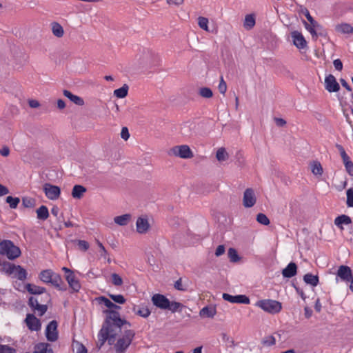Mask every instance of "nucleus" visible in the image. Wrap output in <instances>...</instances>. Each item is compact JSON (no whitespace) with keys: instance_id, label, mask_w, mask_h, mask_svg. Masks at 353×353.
I'll list each match as a JSON object with an SVG mask.
<instances>
[{"instance_id":"1","label":"nucleus","mask_w":353,"mask_h":353,"mask_svg":"<svg viewBox=\"0 0 353 353\" xmlns=\"http://www.w3.org/2000/svg\"><path fill=\"white\" fill-rule=\"evenodd\" d=\"M103 312L106 314L105 319L103 323L102 327L101 328L98 338L100 341V347L103 345L105 341L108 339V328L110 327V321L114 320V325L115 327L121 328V327L124 325H128L131 326V324L129 321L125 320V319H121L120 316V314L118 311L114 310H104Z\"/></svg>"},{"instance_id":"2","label":"nucleus","mask_w":353,"mask_h":353,"mask_svg":"<svg viewBox=\"0 0 353 353\" xmlns=\"http://www.w3.org/2000/svg\"><path fill=\"white\" fill-rule=\"evenodd\" d=\"M52 298L50 293H46L43 296H30L28 299V305L34 312H38V315L42 316L47 312L48 304L51 303Z\"/></svg>"},{"instance_id":"3","label":"nucleus","mask_w":353,"mask_h":353,"mask_svg":"<svg viewBox=\"0 0 353 353\" xmlns=\"http://www.w3.org/2000/svg\"><path fill=\"white\" fill-rule=\"evenodd\" d=\"M0 254L13 261L21 256V251L11 240H3L0 244Z\"/></svg>"},{"instance_id":"4","label":"nucleus","mask_w":353,"mask_h":353,"mask_svg":"<svg viewBox=\"0 0 353 353\" xmlns=\"http://www.w3.org/2000/svg\"><path fill=\"white\" fill-rule=\"evenodd\" d=\"M255 305L261 308L263 311L272 314L280 312L282 309L281 303L272 299L259 300L256 301Z\"/></svg>"},{"instance_id":"5","label":"nucleus","mask_w":353,"mask_h":353,"mask_svg":"<svg viewBox=\"0 0 353 353\" xmlns=\"http://www.w3.org/2000/svg\"><path fill=\"white\" fill-rule=\"evenodd\" d=\"M181 159H190L194 157L193 153L187 145H176L170 149V153Z\"/></svg>"},{"instance_id":"6","label":"nucleus","mask_w":353,"mask_h":353,"mask_svg":"<svg viewBox=\"0 0 353 353\" xmlns=\"http://www.w3.org/2000/svg\"><path fill=\"white\" fill-rule=\"evenodd\" d=\"M58 323L56 320H52L47 325L45 335L47 340L50 342H54L59 339V332L57 330Z\"/></svg>"},{"instance_id":"7","label":"nucleus","mask_w":353,"mask_h":353,"mask_svg":"<svg viewBox=\"0 0 353 353\" xmlns=\"http://www.w3.org/2000/svg\"><path fill=\"white\" fill-rule=\"evenodd\" d=\"M43 190L46 197L50 200H56L60 196L61 188L57 185L46 183L43 185Z\"/></svg>"},{"instance_id":"8","label":"nucleus","mask_w":353,"mask_h":353,"mask_svg":"<svg viewBox=\"0 0 353 353\" xmlns=\"http://www.w3.org/2000/svg\"><path fill=\"white\" fill-rule=\"evenodd\" d=\"M336 276L343 281L351 283L353 280L352 270L349 266L341 265L338 268Z\"/></svg>"},{"instance_id":"9","label":"nucleus","mask_w":353,"mask_h":353,"mask_svg":"<svg viewBox=\"0 0 353 353\" xmlns=\"http://www.w3.org/2000/svg\"><path fill=\"white\" fill-rule=\"evenodd\" d=\"M152 302L154 306L161 310H167L170 305V300L163 294H155L152 296Z\"/></svg>"},{"instance_id":"10","label":"nucleus","mask_w":353,"mask_h":353,"mask_svg":"<svg viewBox=\"0 0 353 353\" xmlns=\"http://www.w3.org/2000/svg\"><path fill=\"white\" fill-rule=\"evenodd\" d=\"M222 297L225 301L232 303L250 304V303L249 297L244 294L233 296L228 293H223Z\"/></svg>"},{"instance_id":"11","label":"nucleus","mask_w":353,"mask_h":353,"mask_svg":"<svg viewBox=\"0 0 353 353\" xmlns=\"http://www.w3.org/2000/svg\"><path fill=\"white\" fill-rule=\"evenodd\" d=\"M24 321L31 331H39L41 327V321L33 314H27Z\"/></svg>"},{"instance_id":"12","label":"nucleus","mask_w":353,"mask_h":353,"mask_svg":"<svg viewBox=\"0 0 353 353\" xmlns=\"http://www.w3.org/2000/svg\"><path fill=\"white\" fill-rule=\"evenodd\" d=\"M256 201V198L252 188H247L243 193V205L245 208L253 207Z\"/></svg>"},{"instance_id":"13","label":"nucleus","mask_w":353,"mask_h":353,"mask_svg":"<svg viewBox=\"0 0 353 353\" xmlns=\"http://www.w3.org/2000/svg\"><path fill=\"white\" fill-rule=\"evenodd\" d=\"M325 88L329 92H336L340 90V85L332 74H329L325 77Z\"/></svg>"},{"instance_id":"14","label":"nucleus","mask_w":353,"mask_h":353,"mask_svg":"<svg viewBox=\"0 0 353 353\" xmlns=\"http://www.w3.org/2000/svg\"><path fill=\"white\" fill-rule=\"evenodd\" d=\"M294 45L299 49H304L307 47V41L303 35L299 31L294 30L291 32Z\"/></svg>"},{"instance_id":"15","label":"nucleus","mask_w":353,"mask_h":353,"mask_svg":"<svg viewBox=\"0 0 353 353\" xmlns=\"http://www.w3.org/2000/svg\"><path fill=\"white\" fill-rule=\"evenodd\" d=\"M65 279L69 285V287L72 289V292H78L81 289V284L79 281L76 278L74 273L71 274H66L65 276Z\"/></svg>"},{"instance_id":"16","label":"nucleus","mask_w":353,"mask_h":353,"mask_svg":"<svg viewBox=\"0 0 353 353\" xmlns=\"http://www.w3.org/2000/svg\"><path fill=\"white\" fill-rule=\"evenodd\" d=\"M50 284L55 287L57 289L61 291H65L67 290V285L61 279L60 274L53 272V276Z\"/></svg>"},{"instance_id":"17","label":"nucleus","mask_w":353,"mask_h":353,"mask_svg":"<svg viewBox=\"0 0 353 353\" xmlns=\"http://www.w3.org/2000/svg\"><path fill=\"white\" fill-rule=\"evenodd\" d=\"M137 232L139 234H145L150 228L147 218L139 217L136 223Z\"/></svg>"},{"instance_id":"18","label":"nucleus","mask_w":353,"mask_h":353,"mask_svg":"<svg viewBox=\"0 0 353 353\" xmlns=\"http://www.w3.org/2000/svg\"><path fill=\"white\" fill-rule=\"evenodd\" d=\"M297 274V265L294 262H290L283 270L282 275L284 278H292Z\"/></svg>"},{"instance_id":"19","label":"nucleus","mask_w":353,"mask_h":353,"mask_svg":"<svg viewBox=\"0 0 353 353\" xmlns=\"http://www.w3.org/2000/svg\"><path fill=\"white\" fill-rule=\"evenodd\" d=\"M26 290L32 295H41L46 293V289L44 287H41L32 283H27L25 285Z\"/></svg>"},{"instance_id":"20","label":"nucleus","mask_w":353,"mask_h":353,"mask_svg":"<svg viewBox=\"0 0 353 353\" xmlns=\"http://www.w3.org/2000/svg\"><path fill=\"white\" fill-rule=\"evenodd\" d=\"M97 300L99 303L103 304L105 307H108L106 310H120L121 307L113 302H112L109 299L105 296H99L97 298Z\"/></svg>"},{"instance_id":"21","label":"nucleus","mask_w":353,"mask_h":353,"mask_svg":"<svg viewBox=\"0 0 353 353\" xmlns=\"http://www.w3.org/2000/svg\"><path fill=\"white\" fill-rule=\"evenodd\" d=\"M301 12L305 16L311 27L316 28V30H323V26L321 24H319L316 20H314V19L310 14V12L307 10V8H303L301 10Z\"/></svg>"},{"instance_id":"22","label":"nucleus","mask_w":353,"mask_h":353,"mask_svg":"<svg viewBox=\"0 0 353 353\" xmlns=\"http://www.w3.org/2000/svg\"><path fill=\"white\" fill-rule=\"evenodd\" d=\"M33 353H54L51 345L48 343H39L34 346Z\"/></svg>"},{"instance_id":"23","label":"nucleus","mask_w":353,"mask_h":353,"mask_svg":"<svg viewBox=\"0 0 353 353\" xmlns=\"http://www.w3.org/2000/svg\"><path fill=\"white\" fill-rule=\"evenodd\" d=\"M303 23L305 29L310 32L313 39H316L319 36L325 35V32L323 29V30H318L316 28L311 27L305 20H303Z\"/></svg>"},{"instance_id":"24","label":"nucleus","mask_w":353,"mask_h":353,"mask_svg":"<svg viewBox=\"0 0 353 353\" xmlns=\"http://www.w3.org/2000/svg\"><path fill=\"white\" fill-rule=\"evenodd\" d=\"M303 23L305 29L310 32L313 39H316L319 36L325 35V32L323 29V30H318L316 28L311 27L305 20H303Z\"/></svg>"},{"instance_id":"25","label":"nucleus","mask_w":353,"mask_h":353,"mask_svg":"<svg viewBox=\"0 0 353 353\" xmlns=\"http://www.w3.org/2000/svg\"><path fill=\"white\" fill-rule=\"evenodd\" d=\"M352 223L351 218L346 214H341L338 216L334 219V224L341 230L343 229V225H349Z\"/></svg>"},{"instance_id":"26","label":"nucleus","mask_w":353,"mask_h":353,"mask_svg":"<svg viewBox=\"0 0 353 353\" xmlns=\"http://www.w3.org/2000/svg\"><path fill=\"white\" fill-rule=\"evenodd\" d=\"M130 344L131 343H128V341L122 338L119 339L117 343L114 345L116 353H125Z\"/></svg>"},{"instance_id":"27","label":"nucleus","mask_w":353,"mask_h":353,"mask_svg":"<svg viewBox=\"0 0 353 353\" xmlns=\"http://www.w3.org/2000/svg\"><path fill=\"white\" fill-rule=\"evenodd\" d=\"M63 93L65 97L69 99L72 102H73L76 105L81 106L84 104V101L81 97H80L77 95L73 94L69 90H64Z\"/></svg>"},{"instance_id":"28","label":"nucleus","mask_w":353,"mask_h":353,"mask_svg":"<svg viewBox=\"0 0 353 353\" xmlns=\"http://www.w3.org/2000/svg\"><path fill=\"white\" fill-rule=\"evenodd\" d=\"M303 281L306 284L310 285L312 287H315L318 285L319 283V278L318 275H314L312 273H307L303 276Z\"/></svg>"},{"instance_id":"29","label":"nucleus","mask_w":353,"mask_h":353,"mask_svg":"<svg viewBox=\"0 0 353 353\" xmlns=\"http://www.w3.org/2000/svg\"><path fill=\"white\" fill-rule=\"evenodd\" d=\"M335 30L341 34H352L353 27L349 23H343L341 24H337L335 26Z\"/></svg>"},{"instance_id":"30","label":"nucleus","mask_w":353,"mask_h":353,"mask_svg":"<svg viewBox=\"0 0 353 353\" xmlns=\"http://www.w3.org/2000/svg\"><path fill=\"white\" fill-rule=\"evenodd\" d=\"M16 265L6 260L2 261L1 271L10 276L14 274Z\"/></svg>"},{"instance_id":"31","label":"nucleus","mask_w":353,"mask_h":353,"mask_svg":"<svg viewBox=\"0 0 353 353\" xmlns=\"http://www.w3.org/2000/svg\"><path fill=\"white\" fill-rule=\"evenodd\" d=\"M14 274V277L20 281H24L27 279L28 272L26 270L20 265H16Z\"/></svg>"},{"instance_id":"32","label":"nucleus","mask_w":353,"mask_h":353,"mask_svg":"<svg viewBox=\"0 0 353 353\" xmlns=\"http://www.w3.org/2000/svg\"><path fill=\"white\" fill-rule=\"evenodd\" d=\"M86 188L81 185H74L72 190V196L74 199H80L86 192Z\"/></svg>"},{"instance_id":"33","label":"nucleus","mask_w":353,"mask_h":353,"mask_svg":"<svg viewBox=\"0 0 353 353\" xmlns=\"http://www.w3.org/2000/svg\"><path fill=\"white\" fill-rule=\"evenodd\" d=\"M53 272H54L50 269L42 270L39 273V278L42 282L45 283H50L52 277L53 276Z\"/></svg>"},{"instance_id":"34","label":"nucleus","mask_w":353,"mask_h":353,"mask_svg":"<svg viewBox=\"0 0 353 353\" xmlns=\"http://www.w3.org/2000/svg\"><path fill=\"white\" fill-rule=\"evenodd\" d=\"M216 313V310L214 307L205 306L200 310L199 315L203 317L213 318Z\"/></svg>"},{"instance_id":"35","label":"nucleus","mask_w":353,"mask_h":353,"mask_svg":"<svg viewBox=\"0 0 353 353\" xmlns=\"http://www.w3.org/2000/svg\"><path fill=\"white\" fill-rule=\"evenodd\" d=\"M343 163L345 165L347 172L352 176H353V163L350 160L349 156L347 154H343L341 156Z\"/></svg>"},{"instance_id":"36","label":"nucleus","mask_w":353,"mask_h":353,"mask_svg":"<svg viewBox=\"0 0 353 353\" xmlns=\"http://www.w3.org/2000/svg\"><path fill=\"white\" fill-rule=\"evenodd\" d=\"M37 219L45 221L49 217V211L46 205H41L36 211Z\"/></svg>"},{"instance_id":"37","label":"nucleus","mask_w":353,"mask_h":353,"mask_svg":"<svg viewBox=\"0 0 353 353\" xmlns=\"http://www.w3.org/2000/svg\"><path fill=\"white\" fill-rule=\"evenodd\" d=\"M184 308H186V306L183 304L179 302L170 301V305L167 310L171 311L172 313H175L176 312H182Z\"/></svg>"},{"instance_id":"38","label":"nucleus","mask_w":353,"mask_h":353,"mask_svg":"<svg viewBox=\"0 0 353 353\" xmlns=\"http://www.w3.org/2000/svg\"><path fill=\"white\" fill-rule=\"evenodd\" d=\"M256 23L255 17L252 14H247L245 17L243 26L246 30H251Z\"/></svg>"},{"instance_id":"39","label":"nucleus","mask_w":353,"mask_h":353,"mask_svg":"<svg viewBox=\"0 0 353 353\" xmlns=\"http://www.w3.org/2000/svg\"><path fill=\"white\" fill-rule=\"evenodd\" d=\"M129 87L127 84H123L120 88L116 89L114 91V95L119 99L125 98L128 94Z\"/></svg>"},{"instance_id":"40","label":"nucleus","mask_w":353,"mask_h":353,"mask_svg":"<svg viewBox=\"0 0 353 353\" xmlns=\"http://www.w3.org/2000/svg\"><path fill=\"white\" fill-rule=\"evenodd\" d=\"M130 218L131 215L130 214H125L121 216H115L114 220L117 224L124 226L128 225Z\"/></svg>"},{"instance_id":"41","label":"nucleus","mask_w":353,"mask_h":353,"mask_svg":"<svg viewBox=\"0 0 353 353\" xmlns=\"http://www.w3.org/2000/svg\"><path fill=\"white\" fill-rule=\"evenodd\" d=\"M52 31L53 34L58 38L62 37L64 34L63 27L57 22L52 23Z\"/></svg>"},{"instance_id":"42","label":"nucleus","mask_w":353,"mask_h":353,"mask_svg":"<svg viewBox=\"0 0 353 353\" xmlns=\"http://www.w3.org/2000/svg\"><path fill=\"white\" fill-rule=\"evenodd\" d=\"M113 323H114V320H110V327H108L109 338L107 341H108L109 345H112L114 343L115 339H116V335H117L115 333H114V330L112 328V327L114 326Z\"/></svg>"},{"instance_id":"43","label":"nucleus","mask_w":353,"mask_h":353,"mask_svg":"<svg viewBox=\"0 0 353 353\" xmlns=\"http://www.w3.org/2000/svg\"><path fill=\"white\" fill-rule=\"evenodd\" d=\"M216 158L219 161H224L229 158V155L224 148H220L216 151Z\"/></svg>"},{"instance_id":"44","label":"nucleus","mask_w":353,"mask_h":353,"mask_svg":"<svg viewBox=\"0 0 353 353\" xmlns=\"http://www.w3.org/2000/svg\"><path fill=\"white\" fill-rule=\"evenodd\" d=\"M6 203H8L12 209H15L17 208L20 199L19 197H13L12 196H8L6 199Z\"/></svg>"},{"instance_id":"45","label":"nucleus","mask_w":353,"mask_h":353,"mask_svg":"<svg viewBox=\"0 0 353 353\" xmlns=\"http://www.w3.org/2000/svg\"><path fill=\"white\" fill-rule=\"evenodd\" d=\"M228 257L230 259V261L233 263L238 262L241 258L239 257L237 251L232 248H229L228 250Z\"/></svg>"},{"instance_id":"46","label":"nucleus","mask_w":353,"mask_h":353,"mask_svg":"<svg viewBox=\"0 0 353 353\" xmlns=\"http://www.w3.org/2000/svg\"><path fill=\"white\" fill-rule=\"evenodd\" d=\"M323 168L319 161H313L312 164V172L314 175H321L323 174Z\"/></svg>"},{"instance_id":"47","label":"nucleus","mask_w":353,"mask_h":353,"mask_svg":"<svg viewBox=\"0 0 353 353\" xmlns=\"http://www.w3.org/2000/svg\"><path fill=\"white\" fill-rule=\"evenodd\" d=\"M256 221L263 225H268L270 223V221L268 217L263 213H259L256 215Z\"/></svg>"},{"instance_id":"48","label":"nucleus","mask_w":353,"mask_h":353,"mask_svg":"<svg viewBox=\"0 0 353 353\" xmlns=\"http://www.w3.org/2000/svg\"><path fill=\"white\" fill-rule=\"evenodd\" d=\"M199 94L203 98L209 99L212 97L213 92L210 88L203 87L199 89Z\"/></svg>"},{"instance_id":"49","label":"nucleus","mask_w":353,"mask_h":353,"mask_svg":"<svg viewBox=\"0 0 353 353\" xmlns=\"http://www.w3.org/2000/svg\"><path fill=\"white\" fill-rule=\"evenodd\" d=\"M36 200L30 197H23L22 205L25 208H32L35 205Z\"/></svg>"},{"instance_id":"50","label":"nucleus","mask_w":353,"mask_h":353,"mask_svg":"<svg viewBox=\"0 0 353 353\" xmlns=\"http://www.w3.org/2000/svg\"><path fill=\"white\" fill-rule=\"evenodd\" d=\"M109 297L116 303L124 304L126 299L122 294H108Z\"/></svg>"},{"instance_id":"51","label":"nucleus","mask_w":353,"mask_h":353,"mask_svg":"<svg viewBox=\"0 0 353 353\" xmlns=\"http://www.w3.org/2000/svg\"><path fill=\"white\" fill-rule=\"evenodd\" d=\"M72 345L76 347L77 353H87L88 352V350L85 347V346L83 343H81L74 339H73V341H72Z\"/></svg>"},{"instance_id":"52","label":"nucleus","mask_w":353,"mask_h":353,"mask_svg":"<svg viewBox=\"0 0 353 353\" xmlns=\"http://www.w3.org/2000/svg\"><path fill=\"white\" fill-rule=\"evenodd\" d=\"M133 310L136 314L141 317L147 318L151 313L150 310L148 307L139 308L137 311H135V305L134 306Z\"/></svg>"},{"instance_id":"53","label":"nucleus","mask_w":353,"mask_h":353,"mask_svg":"<svg viewBox=\"0 0 353 353\" xmlns=\"http://www.w3.org/2000/svg\"><path fill=\"white\" fill-rule=\"evenodd\" d=\"M134 335L135 333L132 330H127L124 331L122 339L128 341V343H131L134 337Z\"/></svg>"},{"instance_id":"54","label":"nucleus","mask_w":353,"mask_h":353,"mask_svg":"<svg viewBox=\"0 0 353 353\" xmlns=\"http://www.w3.org/2000/svg\"><path fill=\"white\" fill-rule=\"evenodd\" d=\"M198 24L201 29L206 31L208 30V19L207 18L203 17H199L198 18Z\"/></svg>"},{"instance_id":"55","label":"nucleus","mask_w":353,"mask_h":353,"mask_svg":"<svg viewBox=\"0 0 353 353\" xmlns=\"http://www.w3.org/2000/svg\"><path fill=\"white\" fill-rule=\"evenodd\" d=\"M74 242L77 243L80 250L85 252L89 249V243L85 240H74Z\"/></svg>"},{"instance_id":"56","label":"nucleus","mask_w":353,"mask_h":353,"mask_svg":"<svg viewBox=\"0 0 353 353\" xmlns=\"http://www.w3.org/2000/svg\"><path fill=\"white\" fill-rule=\"evenodd\" d=\"M112 283L115 286H120L123 284L122 278L117 273L111 274Z\"/></svg>"},{"instance_id":"57","label":"nucleus","mask_w":353,"mask_h":353,"mask_svg":"<svg viewBox=\"0 0 353 353\" xmlns=\"http://www.w3.org/2000/svg\"><path fill=\"white\" fill-rule=\"evenodd\" d=\"M347 205L349 208L353 207V188H350L347 190Z\"/></svg>"},{"instance_id":"58","label":"nucleus","mask_w":353,"mask_h":353,"mask_svg":"<svg viewBox=\"0 0 353 353\" xmlns=\"http://www.w3.org/2000/svg\"><path fill=\"white\" fill-rule=\"evenodd\" d=\"M0 353H17V350L8 345L0 344Z\"/></svg>"},{"instance_id":"59","label":"nucleus","mask_w":353,"mask_h":353,"mask_svg":"<svg viewBox=\"0 0 353 353\" xmlns=\"http://www.w3.org/2000/svg\"><path fill=\"white\" fill-rule=\"evenodd\" d=\"M261 343L264 345L272 346V345H274L275 344L276 340H275V338L273 336L270 335V336H268L264 338L262 340Z\"/></svg>"},{"instance_id":"60","label":"nucleus","mask_w":353,"mask_h":353,"mask_svg":"<svg viewBox=\"0 0 353 353\" xmlns=\"http://www.w3.org/2000/svg\"><path fill=\"white\" fill-rule=\"evenodd\" d=\"M174 287V288L176 290H179V291L184 292V291H186L188 290V285H183L182 283V279L181 278H180L176 281H175Z\"/></svg>"},{"instance_id":"61","label":"nucleus","mask_w":353,"mask_h":353,"mask_svg":"<svg viewBox=\"0 0 353 353\" xmlns=\"http://www.w3.org/2000/svg\"><path fill=\"white\" fill-rule=\"evenodd\" d=\"M219 91L220 93L225 94L227 91V84L224 81L223 77H221L220 82L218 86Z\"/></svg>"},{"instance_id":"62","label":"nucleus","mask_w":353,"mask_h":353,"mask_svg":"<svg viewBox=\"0 0 353 353\" xmlns=\"http://www.w3.org/2000/svg\"><path fill=\"white\" fill-rule=\"evenodd\" d=\"M121 137L125 141H127L130 137V133L127 127H123L121 132Z\"/></svg>"},{"instance_id":"63","label":"nucleus","mask_w":353,"mask_h":353,"mask_svg":"<svg viewBox=\"0 0 353 353\" xmlns=\"http://www.w3.org/2000/svg\"><path fill=\"white\" fill-rule=\"evenodd\" d=\"M333 64L335 69L338 71H341L343 70V63L339 59H336L333 61Z\"/></svg>"},{"instance_id":"64","label":"nucleus","mask_w":353,"mask_h":353,"mask_svg":"<svg viewBox=\"0 0 353 353\" xmlns=\"http://www.w3.org/2000/svg\"><path fill=\"white\" fill-rule=\"evenodd\" d=\"M225 245H219L216 249L215 255L216 256H220L225 253Z\"/></svg>"}]
</instances>
